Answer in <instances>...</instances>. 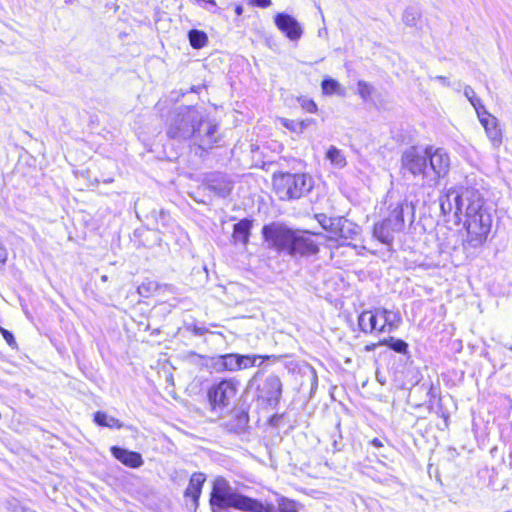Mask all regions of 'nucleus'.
I'll return each instance as SVG.
<instances>
[{
	"instance_id": "ea45409f",
	"label": "nucleus",
	"mask_w": 512,
	"mask_h": 512,
	"mask_svg": "<svg viewBox=\"0 0 512 512\" xmlns=\"http://www.w3.org/2000/svg\"><path fill=\"white\" fill-rule=\"evenodd\" d=\"M249 4L260 8H267L272 2L271 0H250Z\"/></svg>"
},
{
	"instance_id": "6e6552de",
	"label": "nucleus",
	"mask_w": 512,
	"mask_h": 512,
	"mask_svg": "<svg viewBox=\"0 0 512 512\" xmlns=\"http://www.w3.org/2000/svg\"><path fill=\"white\" fill-rule=\"evenodd\" d=\"M427 153H429L427 146H411L403 152L401 157L402 168L415 177L421 176L426 184L429 177Z\"/></svg>"
},
{
	"instance_id": "c85d7f7f",
	"label": "nucleus",
	"mask_w": 512,
	"mask_h": 512,
	"mask_svg": "<svg viewBox=\"0 0 512 512\" xmlns=\"http://www.w3.org/2000/svg\"><path fill=\"white\" fill-rule=\"evenodd\" d=\"M357 92L364 102H369L372 100L375 88L370 83L364 80H359L357 82Z\"/></svg>"
},
{
	"instance_id": "a18cd8bd",
	"label": "nucleus",
	"mask_w": 512,
	"mask_h": 512,
	"mask_svg": "<svg viewBox=\"0 0 512 512\" xmlns=\"http://www.w3.org/2000/svg\"><path fill=\"white\" fill-rule=\"evenodd\" d=\"M371 444L372 446H374L375 448H381L383 447V443L380 439L378 438H374L372 441H371Z\"/></svg>"
},
{
	"instance_id": "412c9836",
	"label": "nucleus",
	"mask_w": 512,
	"mask_h": 512,
	"mask_svg": "<svg viewBox=\"0 0 512 512\" xmlns=\"http://www.w3.org/2000/svg\"><path fill=\"white\" fill-rule=\"evenodd\" d=\"M252 221L249 219H242L233 226V238L235 241L247 244L249 241L250 230Z\"/></svg>"
},
{
	"instance_id": "20e7f679",
	"label": "nucleus",
	"mask_w": 512,
	"mask_h": 512,
	"mask_svg": "<svg viewBox=\"0 0 512 512\" xmlns=\"http://www.w3.org/2000/svg\"><path fill=\"white\" fill-rule=\"evenodd\" d=\"M358 324L364 333H391L401 324V316L386 308L363 311L358 317Z\"/></svg>"
},
{
	"instance_id": "09e8293b",
	"label": "nucleus",
	"mask_w": 512,
	"mask_h": 512,
	"mask_svg": "<svg viewBox=\"0 0 512 512\" xmlns=\"http://www.w3.org/2000/svg\"><path fill=\"white\" fill-rule=\"evenodd\" d=\"M201 88V86H192L188 92L199 93Z\"/></svg>"
},
{
	"instance_id": "a19ab883",
	"label": "nucleus",
	"mask_w": 512,
	"mask_h": 512,
	"mask_svg": "<svg viewBox=\"0 0 512 512\" xmlns=\"http://www.w3.org/2000/svg\"><path fill=\"white\" fill-rule=\"evenodd\" d=\"M262 372L257 371L254 376L248 381L247 388L251 389L254 387L255 383L257 382L258 378L261 376Z\"/></svg>"
},
{
	"instance_id": "9d476101",
	"label": "nucleus",
	"mask_w": 512,
	"mask_h": 512,
	"mask_svg": "<svg viewBox=\"0 0 512 512\" xmlns=\"http://www.w3.org/2000/svg\"><path fill=\"white\" fill-rule=\"evenodd\" d=\"M257 398L271 407H276L282 396V382L276 375H268L256 386Z\"/></svg>"
},
{
	"instance_id": "2f4dec72",
	"label": "nucleus",
	"mask_w": 512,
	"mask_h": 512,
	"mask_svg": "<svg viewBox=\"0 0 512 512\" xmlns=\"http://www.w3.org/2000/svg\"><path fill=\"white\" fill-rule=\"evenodd\" d=\"M157 289V284L154 281H145L140 284L137 291L142 297H149Z\"/></svg>"
},
{
	"instance_id": "dca6fc26",
	"label": "nucleus",
	"mask_w": 512,
	"mask_h": 512,
	"mask_svg": "<svg viewBox=\"0 0 512 512\" xmlns=\"http://www.w3.org/2000/svg\"><path fill=\"white\" fill-rule=\"evenodd\" d=\"M110 451L118 461L130 468H138L144 463L141 454L138 452L130 451L118 446H112Z\"/></svg>"
},
{
	"instance_id": "37998d69",
	"label": "nucleus",
	"mask_w": 512,
	"mask_h": 512,
	"mask_svg": "<svg viewBox=\"0 0 512 512\" xmlns=\"http://www.w3.org/2000/svg\"><path fill=\"white\" fill-rule=\"evenodd\" d=\"M305 108L309 112H314V111H316L317 106H316V104L313 101L310 100V101L307 102Z\"/></svg>"
},
{
	"instance_id": "c03bdc74",
	"label": "nucleus",
	"mask_w": 512,
	"mask_h": 512,
	"mask_svg": "<svg viewBox=\"0 0 512 512\" xmlns=\"http://www.w3.org/2000/svg\"><path fill=\"white\" fill-rule=\"evenodd\" d=\"M434 79L440 81L443 85H446V86L450 85V82L448 81V79L445 76H436Z\"/></svg>"
},
{
	"instance_id": "7ed1b4c3",
	"label": "nucleus",
	"mask_w": 512,
	"mask_h": 512,
	"mask_svg": "<svg viewBox=\"0 0 512 512\" xmlns=\"http://www.w3.org/2000/svg\"><path fill=\"white\" fill-rule=\"evenodd\" d=\"M210 505L212 512H230L229 508L242 512H275L273 505H265L257 499L239 493L224 478H217L214 481Z\"/></svg>"
},
{
	"instance_id": "79ce46f5",
	"label": "nucleus",
	"mask_w": 512,
	"mask_h": 512,
	"mask_svg": "<svg viewBox=\"0 0 512 512\" xmlns=\"http://www.w3.org/2000/svg\"><path fill=\"white\" fill-rule=\"evenodd\" d=\"M7 261V252L3 245L0 244V263L4 264Z\"/></svg>"
},
{
	"instance_id": "a878e982",
	"label": "nucleus",
	"mask_w": 512,
	"mask_h": 512,
	"mask_svg": "<svg viewBox=\"0 0 512 512\" xmlns=\"http://www.w3.org/2000/svg\"><path fill=\"white\" fill-rule=\"evenodd\" d=\"M188 38L190 45L195 49L203 48L208 41L206 33L197 29L190 30Z\"/></svg>"
},
{
	"instance_id": "2eb2a0df",
	"label": "nucleus",
	"mask_w": 512,
	"mask_h": 512,
	"mask_svg": "<svg viewBox=\"0 0 512 512\" xmlns=\"http://www.w3.org/2000/svg\"><path fill=\"white\" fill-rule=\"evenodd\" d=\"M464 95L474 107L477 116L479 118L480 123L484 128H488L490 121H495V117H493L490 113L487 112L485 106L482 104L481 99L476 95L474 89L470 86H465Z\"/></svg>"
},
{
	"instance_id": "39448f33",
	"label": "nucleus",
	"mask_w": 512,
	"mask_h": 512,
	"mask_svg": "<svg viewBox=\"0 0 512 512\" xmlns=\"http://www.w3.org/2000/svg\"><path fill=\"white\" fill-rule=\"evenodd\" d=\"M273 186L279 199H299L310 192L313 180L306 174L281 173L274 175Z\"/></svg>"
},
{
	"instance_id": "8fccbe9b",
	"label": "nucleus",
	"mask_w": 512,
	"mask_h": 512,
	"mask_svg": "<svg viewBox=\"0 0 512 512\" xmlns=\"http://www.w3.org/2000/svg\"><path fill=\"white\" fill-rule=\"evenodd\" d=\"M312 373V379H313V385H317V375L314 369L311 370Z\"/></svg>"
},
{
	"instance_id": "cd10ccee",
	"label": "nucleus",
	"mask_w": 512,
	"mask_h": 512,
	"mask_svg": "<svg viewBox=\"0 0 512 512\" xmlns=\"http://www.w3.org/2000/svg\"><path fill=\"white\" fill-rule=\"evenodd\" d=\"M327 159L336 167L342 168L346 165V159L343 153L334 146H331L327 153Z\"/></svg>"
},
{
	"instance_id": "b1692460",
	"label": "nucleus",
	"mask_w": 512,
	"mask_h": 512,
	"mask_svg": "<svg viewBox=\"0 0 512 512\" xmlns=\"http://www.w3.org/2000/svg\"><path fill=\"white\" fill-rule=\"evenodd\" d=\"M271 356L262 355H241L239 354L240 370L248 369L254 366H260L265 360H268Z\"/></svg>"
},
{
	"instance_id": "6ab92c4d",
	"label": "nucleus",
	"mask_w": 512,
	"mask_h": 512,
	"mask_svg": "<svg viewBox=\"0 0 512 512\" xmlns=\"http://www.w3.org/2000/svg\"><path fill=\"white\" fill-rule=\"evenodd\" d=\"M187 93H188V91H184L182 89L181 90H173L170 92V94L167 97L160 99L156 103L155 109L160 113L161 117H165V116H167L166 111L169 109V106L173 103L178 102Z\"/></svg>"
},
{
	"instance_id": "49530a36",
	"label": "nucleus",
	"mask_w": 512,
	"mask_h": 512,
	"mask_svg": "<svg viewBox=\"0 0 512 512\" xmlns=\"http://www.w3.org/2000/svg\"><path fill=\"white\" fill-rule=\"evenodd\" d=\"M7 95H8L7 89L5 88V86L0 81V96L4 97V96H7Z\"/></svg>"
},
{
	"instance_id": "473e14b6",
	"label": "nucleus",
	"mask_w": 512,
	"mask_h": 512,
	"mask_svg": "<svg viewBox=\"0 0 512 512\" xmlns=\"http://www.w3.org/2000/svg\"><path fill=\"white\" fill-rule=\"evenodd\" d=\"M193 3L197 4L199 7L207 10L211 13H217L218 5L215 0H191Z\"/></svg>"
},
{
	"instance_id": "e433bc0d",
	"label": "nucleus",
	"mask_w": 512,
	"mask_h": 512,
	"mask_svg": "<svg viewBox=\"0 0 512 512\" xmlns=\"http://www.w3.org/2000/svg\"><path fill=\"white\" fill-rule=\"evenodd\" d=\"M186 329L195 336H202L209 332L205 326H199L196 323L187 324Z\"/></svg>"
},
{
	"instance_id": "f3484780",
	"label": "nucleus",
	"mask_w": 512,
	"mask_h": 512,
	"mask_svg": "<svg viewBox=\"0 0 512 512\" xmlns=\"http://www.w3.org/2000/svg\"><path fill=\"white\" fill-rule=\"evenodd\" d=\"M239 354L228 353L220 355L215 359L214 366L218 371L236 372L240 370Z\"/></svg>"
},
{
	"instance_id": "4c0bfd02",
	"label": "nucleus",
	"mask_w": 512,
	"mask_h": 512,
	"mask_svg": "<svg viewBox=\"0 0 512 512\" xmlns=\"http://www.w3.org/2000/svg\"><path fill=\"white\" fill-rule=\"evenodd\" d=\"M0 331H1L4 339L10 346H14L16 344L15 338L10 331L3 329L1 327H0Z\"/></svg>"
},
{
	"instance_id": "58836bf2",
	"label": "nucleus",
	"mask_w": 512,
	"mask_h": 512,
	"mask_svg": "<svg viewBox=\"0 0 512 512\" xmlns=\"http://www.w3.org/2000/svg\"><path fill=\"white\" fill-rule=\"evenodd\" d=\"M498 342L504 348L512 350V336H499Z\"/></svg>"
},
{
	"instance_id": "72a5a7b5",
	"label": "nucleus",
	"mask_w": 512,
	"mask_h": 512,
	"mask_svg": "<svg viewBox=\"0 0 512 512\" xmlns=\"http://www.w3.org/2000/svg\"><path fill=\"white\" fill-rule=\"evenodd\" d=\"M332 439V451H340L342 448V435L340 432V421L336 424V433L331 436Z\"/></svg>"
},
{
	"instance_id": "864d4df0",
	"label": "nucleus",
	"mask_w": 512,
	"mask_h": 512,
	"mask_svg": "<svg viewBox=\"0 0 512 512\" xmlns=\"http://www.w3.org/2000/svg\"><path fill=\"white\" fill-rule=\"evenodd\" d=\"M372 348H373V347H371V346H367V348H366V349H367V350H371Z\"/></svg>"
},
{
	"instance_id": "3c124183",
	"label": "nucleus",
	"mask_w": 512,
	"mask_h": 512,
	"mask_svg": "<svg viewBox=\"0 0 512 512\" xmlns=\"http://www.w3.org/2000/svg\"><path fill=\"white\" fill-rule=\"evenodd\" d=\"M177 130H168V136L171 138L176 137Z\"/></svg>"
},
{
	"instance_id": "5701e85b",
	"label": "nucleus",
	"mask_w": 512,
	"mask_h": 512,
	"mask_svg": "<svg viewBox=\"0 0 512 512\" xmlns=\"http://www.w3.org/2000/svg\"><path fill=\"white\" fill-rule=\"evenodd\" d=\"M322 92L325 95H338L345 97L346 89L335 79L325 78L321 83Z\"/></svg>"
},
{
	"instance_id": "7c9ffc66",
	"label": "nucleus",
	"mask_w": 512,
	"mask_h": 512,
	"mask_svg": "<svg viewBox=\"0 0 512 512\" xmlns=\"http://www.w3.org/2000/svg\"><path fill=\"white\" fill-rule=\"evenodd\" d=\"M152 214L156 219V228L158 230L170 227L172 218L167 212H165L164 210H160L159 212L153 211Z\"/></svg>"
},
{
	"instance_id": "c9c22d12",
	"label": "nucleus",
	"mask_w": 512,
	"mask_h": 512,
	"mask_svg": "<svg viewBox=\"0 0 512 512\" xmlns=\"http://www.w3.org/2000/svg\"><path fill=\"white\" fill-rule=\"evenodd\" d=\"M502 130H485L488 138L490 139L492 145L497 147L502 142Z\"/></svg>"
},
{
	"instance_id": "9b49d317",
	"label": "nucleus",
	"mask_w": 512,
	"mask_h": 512,
	"mask_svg": "<svg viewBox=\"0 0 512 512\" xmlns=\"http://www.w3.org/2000/svg\"><path fill=\"white\" fill-rule=\"evenodd\" d=\"M174 128H200L204 113L195 106H180L173 112Z\"/></svg>"
},
{
	"instance_id": "f257e3e1",
	"label": "nucleus",
	"mask_w": 512,
	"mask_h": 512,
	"mask_svg": "<svg viewBox=\"0 0 512 512\" xmlns=\"http://www.w3.org/2000/svg\"><path fill=\"white\" fill-rule=\"evenodd\" d=\"M439 205L444 215L453 213L459 220L464 215V227L467 231L465 248H479L487 241L493 216L491 210L485 206L479 190L473 187L449 188L440 195Z\"/></svg>"
},
{
	"instance_id": "ddd939ff",
	"label": "nucleus",
	"mask_w": 512,
	"mask_h": 512,
	"mask_svg": "<svg viewBox=\"0 0 512 512\" xmlns=\"http://www.w3.org/2000/svg\"><path fill=\"white\" fill-rule=\"evenodd\" d=\"M205 183L210 191L217 196L226 198L233 190L234 181L222 172H212L205 176Z\"/></svg>"
},
{
	"instance_id": "f03ea898",
	"label": "nucleus",
	"mask_w": 512,
	"mask_h": 512,
	"mask_svg": "<svg viewBox=\"0 0 512 512\" xmlns=\"http://www.w3.org/2000/svg\"><path fill=\"white\" fill-rule=\"evenodd\" d=\"M262 234L269 246L288 255L311 256L319 252L318 244L308 231H295L280 223H271L262 228Z\"/></svg>"
},
{
	"instance_id": "a211bd4d",
	"label": "nucleus",
	"mask_w": 512,
	"mask_h": 512,
	"mask_svg": "<svg viewBox=\"0 0 512 512\" xmlns=\"http://www.w3.org/2000/svg\"><path fill=\"white\" fill-rule=\"evenodd\" d=\"M204 482L205 476L203 473H193L189 480L188 487L184 492L185 497H190L195 503V506L198 504Z\"/></svg>"
},
{
	"instance_id": "f704fd0d",
	"label": "nucleus",
	"mask_w": 512,
	"mask_h": 512,
	"mask_svg": "<svg viewBox=\"0 0 512 512\" xmlns=\"http://www.w3.org/2000/svg\"><path fill=\"white\" fill-rule=\"evenodd\" d=\"M279 512H297L296 503L294 501L282 498L279 501Z\"/></svg>"
},
{
	"instance_id": "aec40b11",
	"label": "nucleus",
	"mask_w": 512,
	"mask_h": 512,
	"mask_svg": "<svg viewBox=\"0 0 512 512\" xmlns=\"http://www.w3.org/2000/svg\"><path fill=\"white\" fill-rule=\"evenodd\" d=\"M360 227L346 219L345 217L342 218V221L340 222L337 234L335 238H340L343 240H349V239H355V237L359 234Z\"/></svg>"
},
{
	"instance_id": "423d86ee",
	"label": "nucleus",
	"mask_w": 512,
	"mask_h": 512,
	"mask_svg": "<svg viewBox=\"0 0 512 512\" xmlns=\"http://www.w3.org/2000/svg\"><path fill=\"white\" fill-rule=\"evenodd\" d=\"M240 382L236 378L222 379L214 383L207 392L209 405L213 412L221 414L231 406L237 395Z\"/></svg>"
},
{
	"instance_id": "4468645a",
	"label": "nucleus",
	"mask_w": 512,
	"mask_h": 512,
	"mask_svg": "<svg viewBox=\"0 0 512 512\" xmlns=\"http://www.w3.org/2000/svg\"><path fill=\"white\" fill-rule=\"evenodd\" d=\"M186 132H191L189 134V139L191 142V146L196 147V149L205 152L211 148L215 144L220 141V136L217 135V130H185Z\"/></svg>"
},
{
	"instance_id": "4be33fe9",
	"label": "nucleus",
	"mask_w": 512,
	"mask_h": 512,
	"mask_svg": "<svg viewBox=\"0 0 512 512\" xmlns=\"http://www.w3.org/2000/svg\"><path fill=\"white\" fill-rule=\"evenodd\" d=\"M315 218L324 230L328 231L333 235L332 237H330V239H334L343 217H328L327 215L320 213L316 214Z\"/></svg>"
},
{
	"instance_id": "de8ad7c7",
	"label": "nucleus",
	"mask_w": 512,
	"mask_h": 512,
	"mask_svg": "<svg viewBox=\"0 0 512 512\" xmlns=\"http://www.w3.org/2000/svg\"><path fill=\"white\" fill-rule=\"evenodd\" d=\"M235 13L238 15V16H241L242 13H243V6L242 5H236L235 6Z\"/></svg>"
},
{
	"instance_id": "c756f323",
	"label": "nucleus",
	"mask_w": 512,
	"mask_h": 512,
	"mask_svg": "<svg viewBox=\"0 0 512 512\" xmlns=\"http://www.w3.org/2000/svg\"><path fill=\"white\" fill-rule=\"evenodd\" d=\"M419 19H420V12L417 8L409 7L404 11L403 22L407 26H410V27L416 26Z\"/></svg>"
},
{
	"instance_id": "f8f14e48",
	"label": "nucleus",
	"mask_w": 512,
	"mask_h": 512,
	"mask_svg": "<svg viewBox=\"0 0 512 512\" xmlns=\"http://www.w3.org/2000/svg\"><path fill=\"white\" fill-rule=\"evenodd\" d=\"M274 23L278 30L291 41H298L303 34V29L297 19L285 12L277 13L274 16Z\"/></svg>"
},
{
	"instance_id": "393cba45",
	"label": "nucleus",
	"mask_w": 512,
	"mask_h": 512,
	"mask_svg": "<svg viewBox=\"0 0 512 512\" xmlns=\"http://www.w3.org/2000/svg\"><path fill=\"white\" fill-rule=\"evenodd\" d=\"M94 421L100 426L109 428L120 429L123 426L122 423L117 418L109 416L106 413L100 411L95 413Z\"/></svg>"
},
{
	"instance_id": "0eeeda50",
	"label": "nucleus",
	"mask_w": 512,
	"mask_h": 512,
	"mask_svg": "<svg viewBox=\"0 0 512 512\" xmlns=\"http://www.w3.org/2000/svg\"><path fill=\"white\" fill-rule=\"evenodd\" d=\"M404 207L408 208V204L406 202H398L383 221L375 224L373 236L381 243L391 245L394 240L395 233H398L403 229Z\"/></svg>"
},
{
	"instance_id": "bb28decb",
	"label": "nucleus",
	"mask_w": 512,
	"mask_h": 512,
	"mask_svg": "<svg viewBox=\"0 0 512 512\" xmlns=\"http://www.w3.org/2000/svg\"><path fill=\"white\" fill-rule=\"evenodd\" d=\"M380 345H385L397 353L406 354L408 352V344L401 339L389 337L381 341Z\"/></svg>"
},
{
	"instance_id": "1a4fd4ad",
	"label": "nucleus",
	"mask_w": 512,
	"mask_h": 512,
	"mask_svg": "<svg viewBox=\"0 0 512 512\" xmlns=\"http://www.w3.org/2000/svg\"><path fill=\"white\" fill-rule=\"evenodd\" d=\"M427 150H429V153H427L429 155V177L427 179V185L435 187L438 185L440 179L448 175L451 164L450 157L442 148L427 146Z\"/></svg>"
},
{
	"instance_id": "603ef678",
	"label": "nucleus",
	"mask_w": 512,
	"mask_h": 512,
	"mask_svg": "<svg viewBox=\"0 0 512 512\" xmlns=\"http://www.w3.org/2000/svg\"><path fill=\"white\" fill-rule=\"evenodd\" d=\"M22 512H35V511H33V510H31V509H23V511H22Z\"/></svg>"
}]
</instances>
